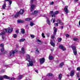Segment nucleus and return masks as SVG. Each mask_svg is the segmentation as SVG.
<instances>
[{"mask_svg": "<svg viewBox=\"0 0 80 80\" xmlns=\"http://www.w3.org/2000/svg\"><path fill=\"white\" fill-rule=\"evenodd\" d=\"M26 61L27 60L28 62H29V64L27 63V67H32L33 66V63H35V61L34 59H30V56L28 54H26Z\"/></svg>", "mask_w": 80, "mask_h": 80, "instance_id": "obj_1", "label": "nucleus"}, {"mask_svg": "<svg viewBox=\"0 0 80 80\" xmlns=\"http://www.w3.org/2000/svg\"><path fill=\"white\" fill-rule=\"evenodd\" d=\"M21 50H22V52L21 51H18L17 50H11V52H9L10 56V57L12 56H12H13V55H14V54L16 52H19V53H22L23 54L25 53V49H24V48H22Z\"/></svg>", "mask_w": 80, "mask_h": 80, "instance_id": "obj_2", "label": "nucleus"}, {"mask_svg": "<svg viewBox=\"0 0 80 80\" xmlns=\"http://www.w3.org/2000/svg\"><path fill=\"white\" fill-rule=\"evenodd\" d=\"M13 30V28H9L7 29H5L3 30V32H2L0 33V35H3L6 33V32H8L9 33H11Z\"/></svg>", "mask_w": 80, "mask_h": 80, "instance_id": "obj_3", "label": "nucleus"}, {"mask_svg": "<svg viewBox=\"0 0 80 80\" xmlns=\"http://www.w3.org/2000/svg\"><path fill=\"white\" fill-rule=\"evenodd\" d=\"M23 13H24V10L21 9L19 12H18L16 13L15 16L13 15H12V16L14 17H18L20 14L22 15L23 14Z\"/></svg>", "mask_w": 80, "mask_h": 80, "instance_id": "obj_4", "label": "nucleus"}, {"mask_svg": "<svg viewBox=\"0 0 80 80\" xmlns=\"http://www.w3.org/2000/svg\"><path fill=\"white\" fill-rule=\"evenodd\" d=\"M58 13V11H56L53 12V11H50V14L51 15L52 17H55V15H57Z\"/></svg>", "mask_w": 80, "mask_h": 80, "instance_id": "obj_5", "label": "nucleus"}, {"mask_svg": "<svg viewBox=\"0 0 80 80\" xmlns=\"http://www.w3.org/2000/svg\"><path fill=\"white\" fill-rule=\"evenodd\" d=\"M72 50L73 51V53L75 55H76L77 54V51L76 47L75 46H73L72 47Z\"/></svg>", "mask_w": 80, "mask_h": 80, "instance_id": "obj_6", "label": "nucleus"}, {"mask_svg": "<svg viewBox=\"0 0 80 80\" xmlns=\"http://www.w3.org/2000/svg\"><path fill=\"white\" fill-rule=\"evenodd\" d=\"M64 12H65V14L67 15L68 13H69V11L68 10V6H66L64 9Z\"/></svg>", "mask_w": 80, "mask_h": 80, "instance_id": "obj_7", "label": "nucleus"}, {"mask_svg": "<svg viewBox=\"0 0 80 80\" xmlns=\"http://www.w3.org/2000/svg\"><path fill=\"white\" fill-rule=\"evenodd\" d=\"M59 48L61 49L63 51H65V50H66V48H65L64 46H63L62 45H60L59 46Z\"/></svg>", "mask_w": 80, "mask_h": 80, "instance_id": "obj_8", "label": "nucleus"}, {"mask_svg": "<svg viewBox=\"0 0 80 80\" xmlns=\"http://www.w3.org/2000/svg\"><path fill=\"white\" fill-rule=\"evenodd\" d=\"M75 72V70H72L70 73V76L71 77H73Z\"/></svg>", "mask_w": 80, "mask_h": 80, "instance_id": "obj_9", "label": "nucleus"}, {"mask_svg": "<svg viewBox=\"0 0 80 80\" xmlns=\"http://www.w3.org/2000/svg\"><path fill=\"white\" fill-rule=\"evenodd\" d=\"M39 60L41 64H43L45 62V58H44L40 59Z\"/></svg>", "mask_w": 80, "mask_h": 80, "instance_id": "obj_10", "label": "nucleus"}, {"mask_svg": "<svg viewBox=\"0 0 80 80\" xmlns=\"http://www.w3.org/2000/svg\"><path fill=\"white\" fill-rule=\"evenodd\" d=\"M4 46V44H1V47H2V49H1V52H3V50H4V47H3V46Z\"/></svg>", "mask_w": 80, "mask_h": 80, "instance_id": "obj_11", "label": "nucleus"}, {"mask_svg": "<svg viewBox=\"0 0 80 80\" xmlns=\"http://www.w3.org/2000/svg\"><path fill=\"white\" fill-rule=\"evenodd\" d=\"M35 8V5L32 4L31 6V11L32 12L33 10V9Z\"/></svg>", "mask_w": 80, "mask_h": 80, "instance_id": "obj_12", "label": "nucleus"}, {"mask_svg": "<svg viewBox=\"0 0 80 80\" xmlns=\"http://www.w3.org/2000/svg\"><path fill=\"white\" fill-rule=\"evenodd\" d=\"M54 35H56V32L57 31V29L55 28V27H54Z\"/></svg>", "mask_w": 80, "mask_h": 80, "instance_id": "obj_13", "label": "nucleus"}, {"mask_svg": "<svg viewBox=\"0 0 80 80\" xmlns=\"http://www.w3.org/2000/svg\"><path fill=\"white\" fill-rule=\"evenodd\" d=\"M39 13V11H35L34 12H32V14L33 15H36L38 14Z\"/></svg>", "mask_w": 80, "mask_h": 80, "instance_id": "obj_14", "label": "nucleus"}, {"mask_svg": "<svg viewBox=\"0 0 80 80\" xmlns=\"http://www.w3.org/2000/svg\"><path fill=\"white\" fill-rule=\"evenodd\" d=\"M21 32L23 35V34H25V29L23 28H22L21 29Z\"/></svg>", "mask_w": 80, "mask_h": 80, "instance_id": "obj_15", "label": "nucleus"}, {"mask_svg": "<svg viewBox=\"0 0 80 80\" xmlns=\"http://www.w3.org/2000/svg\"><path fill=\"white\" fill-rule=\"evenodd\" d=\"M2 10H5L6 7V4H4L2 6Z\"/></svg>", "mask_w": 80, "mask_h": 80, "instance_id": "obj_16", "label": "nucleus"}, {"mask_svg": "<svg viewBox=\"0 0 80 80\" xmlns=\"http://www.w3.org/2000/svg\"><path fill=\"white\" fill-rule=\"evenodd\" d=\"M49 60H53V57L52 56L50 55L49 56Z\"/></svg>", "mask_w": 80, "mask_h": 80, "instance_id": "obj_17", "label": "nucleus"}, {"mask_svg": "<svg viewBox=\"0 0 80 80\" xmlns=\"http://www.w3.org/2000/svg\"><path fill=\"white\" fill-rule=\"evenodd\" d=\"M3 78H6V79H10V77L7 76L6 75H4L3 76Z\"/></svg>", "mask_w": 80, "mask_h": 80, "instance_id": "obj_18", "label": "nucleus"}, {"mask_svg": "<svg viewBox=\"0 0 80 80\" xmlns=\"http://www.w3.org/2000/svg\"><path fill=\"white\" fill-rule=\"evenodd\" d=\"M23 77V76L22 75H20L18 78V79L19 80H21V79H22V77Z\"/></svg>", "mask_w": 80, "mask_h": 80, "instance_id": "obj_19", "label": "nucleus"}, {"mask_svg": "<svg viewBox=\"0 0 80 80\" xmlns=\"http://www.w3.org/2000/svg\"><path fill=\"white\" fill-rule=\"evenodd\" d=\"M38 44H40V45L42 44V42H41V41L39 39H38Z\"/></svg>", "mask_w": 80, "mask_h": 80, "instance_id": "obj_20", "label": "nucleus"}, {"mask_svg": "<svg viewBox=\"0 0 80 80\" xmlns=\"http://www.w3.org/2000/svg\"><path fill=\"white\" fill-rule=\"evenodd\" d=\"M18 23H24V21L22 20H18Z\"/></svg>", "mask_w": 80, "mask_h": 80, "instance_id": "obj_21", "label": "nucleus"}, {"mask_svg": "<svg viewBox=\"0 0 80 80\" xmlns=\"http://www.w3.org/2000/svg\"><path fill=\"white\" fill-rule=\"evenodd\" d=\"M62 78V74H59L58 77L59 80H61Z\"/></svg>", "mask_w": 80, "mask_h": 80, "instance_id": "obj_22", "label": "nucleus"}, {"mask_svg": "<svg viewBox=\"0 0 80 80\" xmlns=\"http://www.w3.org/2000/svg\"><path fill=\"white\" fill-rule=\"evenodd\" d=\"M25 40V38H22L20 40V42H24Z\"/></svg>", "mask_w": 80, "mask_h": 80, "instance_id": "obj_23", "label": "nucleus"}, {"mask_svg": "<svg viewBox=\"0 0 80 80\" xmlns=\"http://www.w3.org/2000/svg\"><path fill=\"white\" fill-rule=\"evenodd\" d=\"M50 43L52 46H53V47H54L55 46V44L54 43H53V42L51 41Z\"/></svg>", "mask_w": 80, "mask_h": 80, "instance_id": "obj_24", "label": "nucleus"}, {"mask_svg": "<svg viewBox=\"0 0 80 80\" xmlns=\"http://www.w3.org/2000/svg\"><path fill=\"white\" fill-rule=\"evenodd\" d=\"M47 23L48 25H50V20L49 19H47Z\"/></svg>", "mask_w": 80, "mask_h": 80, "instance_id": "obj_25", "label": "nucleus"}, {"mask_svg": "<svg viewBox=\"0 0 80 80\" xmlns=\"http://www.w3.org/2000/svg\"><path fill=\"white\" fill-rule=\"evenodd\" d=\"M63 66V62H62L59 65V67L60 68L62 67Z\"/></svg>", "mask_w": 80, "mask_h": 80, "instance_id": "obj_26", "label": "nucleus"}, {"mask_svg": "<svg viewBox=\"0 0 80 80\" xmlns=\"http://www.w3.org/2000/svg\"><path fill=\"white\" fill-rule=\"evenodd\" d=\"M32 20V18H27L25 19L26 21H30V20Z\"/></svg>", "mask_w": 80, "mask_h": 80, "instance_id": "obj_27", "label": "nucleus"}, {"mask_svg": "<svg viewBox=\"0 0 80 80\" xmlns=\"http://www.w3.org/2000/svg\"><path fill=\"white\" fill-rule=\"evenodd\" d=\"M51 22H53V23H55V19L52 18L51 20Z\"/></svg>", "mask_w": 80, "mask_h": 80, "instance_id": "obj_28", "label": "nucleus"}, {"mask_svg": "<svg viewBox=\"0 0 80 80\" xmlns=\"http://www.w3.org/2000/svg\"><path fill=\"white\" fill-rule=\"evenodd\" d=\"M76 74L77 77H78V78H79V77H80V72H78Z\"/></svg>", "mask_w": 80, "mask_h": 80, "instance_id": "obj_29", "label": "nucleus"}, {"mask_svg": "<svg viewBox=\"0 0 80 80\" xmlns=\"http://www.w3.org/2000/svg\"><path fill=\"white\" fill-rule=\"evenodd\" d=\"M4 67H7L8 68V67H10V65H7V64H5L4 65Z\"/></svg>", "mask_w": 80, "mask_h": 80, "instance_id": "obj_30", "label": "nucleus"}, {"mask_svg": "<svg viewBox=\"0 0 80 80\" xmlns=\"http://www.w3.org/2000/svg\"><path fill=\"white\" fill-rule=\"evenodd\" d=\"M42 36L43 38H45V33L42 32Z\"/></svg>", "mask_w": 80, "mask_h": 80, "instance_id": "obj_31", "label": "nucleus"}, {"mask_svg": "<svg viewBox=\"0 0 80 80\" xmlns=\"http://www.w3.org/2000/svg\"><path fill=\"white\" fill-rule=\"evenodd\" d=\"M39 51L38 50V49L37 48L36 50V53H39Z\"/></svg>", "mask_w": 80, "mask_h": 80, "instance_id": "obj_32", "label": "nucleus"}, {"mask_svg": "<svg viewBox=\"0 0 80 80\" xmlns=\"http://www.w3.org/2000/svg\"><path fill=\"white\" fill-rule=\"evenodd\" d=\"M73 40L74 41H77V40H78V38H73Z\"/></svg>", "mask_w": 80, "mask_h": 80, "instance_id": "obj_33", "label": "nucleus"}, {"mask_svg": "<svg viewBox=\"0 0 80 80\" xmlns=\"http://www.w3.org/2000/svg\"><path fill=\"white\" fill-rule=\"evenodd\" d=\"M30 25L32 27V26H33V25H34V23H33L32 22H30Z\"/></svg>", "mask_w": 80, "mask_h": 80, "instance_id": "obj_34", "label": "nucleus"}, {"mask_svg": "<svg viewBox=\"0 0 80 80\" xmlns=\"http://www.w3.org/2000/svg\"><path fill=\"white\" fill-rule=\"evenodd\" d=\"M57 22L58 23H59V24H60V23H61V21L60 20L58 19L57 20Z\"/></svg>", "mask_w": 80, "mask_h": 80, "instance_id": "obj_35", "label": "nucleus"}, {"mask_svg": "<svg viewBox=\"0 0 80 80\" xmlns=\"http://www.w3.org/2000/svg\"><path fill=\"white\" fill-rule=\"evenodd\" d=\"M2 39H3V40H6V38L4 36H2Z\"/></svg>", "mask_w": 80, "mask_h": 80, "instance_id": "obj_36", "label": "nucleus"}, {"mask_svg": "<svg viewBox=\"0 0 80 80\" xmlns=\"http://www.w3.org/2000/svg\"><path fill=\"white\" fill-rule=\"evenodd\" d=\"M9 7H10V6H11V4H12V1H9Z\"/></svg>", "mask_w": 80, "mask_h": 80, "instance_id": "obj_37", "label": "nucleus"}, {"mask_svg": "<svg viewBox=\"0 0 80 80\" xmlns=\"http://www.w3.org/2000/svg\"><path fill=\"white\" fill-rule=\"evenodd\" d=\"M47 76H52V74L49 73L47 75Z\"/></svg>", "mask_w": 80, "mask_h": 80, "instance_id": "obj_38", "label": "nucleus"}, {"mask_svg": "<svg viewBox=\"0 0 80 80\" xmlns=\"http://www.w3.org/2000/svg\"><path fill=\"white\" fill-rule=\"evenodd\" d=\"M9 79L10 80H15V78L13 77L12 78L11 77V78H10Z\"/></svg>", "mask_w": 80, "mask_h": 80, "instance_id": "obj_39", "label": "nucleus"}, {"mask_svg": "<svg viewBox=\"0 0 80 80\" xmlns=\"http://www.w3.org/2000/svg\"><path fill=\"white\" fill-rule=\"evenodd\" d=\"M34 71L35 72H36L37 73H38V70L35 69H34Z\"/></svg>", "mask_w": 80, "mask_h": 80, "instance_id": "obj_40", "label": "nucleus"}, {"mask_svg": "<svg viewBox=\"0 0 80 80\" xmlns=\"http://www.w3.org/2000/svg\"><path fill=\"white\" fill-rule=\"evenodd\" d=\"M61 41H62V38H59L58 39V42H61Z\"/></svg>", "mask_w": 80, "mask_h": 80, "instance_id": "obj_41", "label": "nucleus"}, {"mask_svg": "<svg viewBox=\"0 0 80 80\" xmlns=\"http://www.w3.org/2000/svg\"><path fill=\"white\" fill-rule=\"evenodd\" d=\"M30 37H31V38H33L35 37V36H34V35H30Z\"/></svg>", "mask_w": 80, "mask_h": 80, "instance_id": "obj_42", "label": "nucleus"}, {"mask_svg": "<svg viewBox=\"0 0 80 80\" xmlns=\"http://www.w3.org/2000/svg\"><path fill=\"white\" fill-rule=\"evenodd\" d=\"M0 80H3V76L0 77Z\"/></svg>", "mask_w": 80, "mask_h": 80, "instance_id": "obj_43", "label": "nucleus"}, {"mask_svg": "<svg viewBox=\"0 0 80 80\" xmlns=\"http://www.w3.org/2000/svg\"><path fill=\"white\" fill-rule=\"evenodd\" d=\"M13 37L14 38H16V37H17V35L16 34H14L13 35Z\"/></svg>", "mask_w": 80, "mask_h": 80, "instance_id": "obj_44", "label": "nucleus"}, {"mask_svg": "<svg viewBox=\"0 0 80 80\" xmlns=\"http://www.w3.org/2000/svg\"><path fill=\"white\" fill-rule=\"evenodd\" d=\"M77 70L78 71H80V68H79V67L77 68Z\"/></svg>", "mask_w": 80, "mask_h": 80, "instance_id": "obj_45", "label": "nucleus"}, {"mask_svg": "<svg viewBox=\"0 0 80 80\" xmlns=\"http://www.w3.org/2000/svg\"><path fill=\"white\" fill-rule=\"evenodd\" d=\"M58 23H56L54 24V25L55 26H57H57H58Z\"/></svg>", "mask_w": 80, "mask_h": 80, "instance_id": "obj_46", "label": "nucleus"}, {"mask_svg": "<svg viewBox=\"0 0 80 80\" xmlns=\"http://www.w3.org/2000/svg\"><path fill=\"white\" fill-rule=\"evenodd\" d=\"M54 3V2H51L50 3V5H53V4Z\"/></svg>", "mask_w": 80, "mask_h": 80, "instance_id": "obj_47", "label": "nucleus"}, {"mask_svg": "<svg viewBox=\"0 0 80 80\" xmlns=\"http://www.w3.org/2000/svg\"><path fill=\"white\" fill-rule=\"evenodd\" d=\"M33 2H34V0H31L30 3H32Z\"/></svg>", "mask_w": 80, "mask_h": 80, "instance_id": "obj_48", "label": "nucleus"}, {"mask_svg": "<svg viewBox=\"0 0 80 80\" xmlns=\"http://www.w3.org/2000/svg\"><path fill=\"white\" fill-rule=\"evenodd\" d=\"M16 33H18V32H19V31H18V30H16Z\"/></svg>", "mask_w": 80, "mask_h": 80, "instance_id": "obj_49", "label": "nucleus"}, {"mask_svg": "<svg viewBox=\"0 0 80 80\" xmlns=\"http://www.w3.org/2000/svg\"><path fill=\"white\" fill-rule=\"evenodd\" d=\"M66 37H69V35L68 34H67L66 35Z\"/></svg>", "mask_w": 80, "mask_h": 80, "instance_id": "obj_50", "label": "nucleus"}, {"mask_svg": "<svg viewBox=\"0 0 80 80\" xmlns=\"http://www.w3.org/2000/svg\"><path fill=\"white\" fill-rule=\"evenodd\" d=\"M52 39H53L55 38V36H54V35L52 36Z\"/></svg>", "mask_w": 80, "mask_h": 80, "instance_id": "obj_51", "label": "nucleus"}, {"mask_svg": "<svg viewBox=\"0 0 80 80\" xmlns=\"http://www.w3.org/2000/svg\"><path fill=\"white\" fill-rule=\"evenodd\" d=\"M78 1V0H74V2L76 3V2H77Z\"/></svg>", "mask_w": 80, "mask_h": 80, "instance_id": "obj_52", "label": "nucleus"}, {"mask_svg": "<svg viewBox=\"0 0 80 80\" xmlns=\"http://www.w3.org/2000/svg\"><path fill=\"white\" fill-rule=\"evenodd\" d=\"M60 24H61V25H63V22H61Z\"/></svg>", "mask_w": 80, "mask_h": 80, "instance_id": "obj_53", "label": "nucleus"}, {"mask_svg": "<svg viewBox=\"0 0 80 80\" xmlns=\"http://www.w3.org/2000/svg\"><path fill=\"white\" fill-rule=\"evenodd\" d=\"M61 28V29H63V26H62Z\"/></svg>", "mask_w": 80, "mask_h": 80, "instance_id": "obj_54", "label": "nucleus"}, {"mask_svg": "<svg viewBox=\"0 0 80 80\" xmlns=\"http://www.w3.org/2000/svg\"><path fill=\"white\" fill-rule=\"evenodd\" d=\"M2 72H4L5 71H4V70H2L1 71Z\"/></svg>", "mask_w": 80, "mask_h": 80, "instance_id": "obj_55", "label": "nucleus"}, {"mask_svg": "<svg viewBox=\"0 0 80 80\" xmlns=\"http://www.w3.org/2000/svg\"><path fill=\"white\" fill-rule=\"evenodd\" d=\"M10 0H5L6 2H8V1H10Z\"/></svg>", "mask_w": 80, "mask_h": 80, "instance_id": "obj_56", "label": "nucleus"}, {"mask_svg": "<svg viewBox=\"0 0 80 80\" xmlns=\"http://www.w3.org/2000/svg\"><path fill=\"white\" fill-rule=\"evenodd\" d=\"M6 53H7V51H5L4 52V54H6Z\"/></svg>", "mask_w": 80, "mask_h": 80, "instance_id": "obj_57", "label": "nucleus"}, {"mask_svg": "<svg viewBox=\"0 0 80 80\" xmlns=\"http://www.w3.org/2000/svg\"><path fill=\"white\" fill-rule=\"evenodd\" d=\"M26 80H31V79H27Z\"/></svg>", "mask_w": 80, "mask_h": 80, "instance_id": "obj_58", "label": "nucleus"}, {"mask_svg": "<svg viewBox=\"0 0 80 80\" xmlns=\"http://www.w3.org/2000/svg\"><path fill=\"white\" fill-rule=\"evenodd\" d=\"M51 51H53V49H51Z\"/></svg>", "mask_w": 80, "mask_h": 80, "instance_id": "obj_59", "label": "nucleus"}, {"mask_svg": "<svg viewBox=\"0 0 80 80\" xmlns=\"http://www.w3.org/2000/svg\"><path fill=\"white\" fill-rule=\"evenodd\" d=\"M47 37H49V35H47Z\"/></svg>", "mask_w": 80, "mask_h": 80, "instance_id": "obj_60", "label": "nucleus"}, {"mask_svg": "<svg viewBox=\"0 0 80 80\" xmlns=\"http://www.w3.org/2000/svg\"><path fill=\"white\" fill-rule=\"evenodd\" d=\"M16 47H17V48H18V45L17 46H16Z\"/></svg>", "mask_w": 80, "mask_h": 80, "instance_id": "obj_61", "label": "nucleus"}, {"mask_svg": "<svg viewBox=\"0 0 80 80\" xmlns=\"http://www.w3.org/2000/svg\"><path fill=\"white\" fill-rule=\"evenodd\" d=\"M78 80H80V78H78Z\"/></svg>", "mask_w": 80, "mask_h": 80, "instance_id": "obj_62", "label": "nucleus"}, {"mask_svg": "<svg viewBox=\"0 0 80 80\" xmlns=\"http://www.w3.org/2000/svg\"><path fill=\"white\" fill-rule=\"evenodd\" d=\"M67 76H69V75H67Z\"/></svg>", "mask_w": 80, "mask_h": 80, "instance_id": "obj_63", "label": "nucleus"}, {"mask_svg": "<svg viewBox=\"0 0 80 80\" xmlns=\"http://www.w3.org/2000/svg\"><path fill=\"white\" fill-rule=\"evenodd\" d=\"M1 32H2V30H1Z\"/></svg>", "mask_w": 80, "mask_h": 80, "instance_id": "obj_64", "label": "nucleus"}]
</instances>
